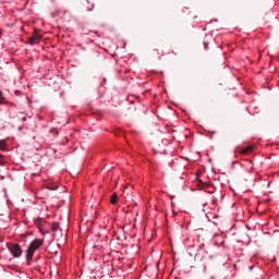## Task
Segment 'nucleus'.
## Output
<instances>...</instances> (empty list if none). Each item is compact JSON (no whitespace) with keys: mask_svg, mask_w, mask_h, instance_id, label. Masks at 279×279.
Segmentation results:
<instances>
[{"mask_svg":"<svg viewBox=\"0 0 279 279\" xmlns=\"http://www.w3.org/2000/svg\"><path fill=\"white\" fill-rule=\"evenodd\" d=\"M44 244L45 239H35L33 242H31L26 250V265H32L34 260V254L37 252V250H40Z\"/></svg>","mask_w":279,"mask_h":279,"instance_id":"1","label":"nucleus"},{"mask_svg":"<svg viewBox=\"0 0 279 279\" xmlns=\"http://www.w3.org/2000/svg\"><path fill=\"white\" fill-rule=\"evenodd\" d=\"M187 254L194 256L195 260H202L206 258V248H204V244L198 246L192 245L187 248Z\"/></svg>","mask_w":279,"mask_h":279,"instance_id":"2","label":"nucleus"},{"mask_svg":"<svg viewBox=\"0 0 279 279\" xmlns=\"http://www.w3.org/2000/svg\"><path fill=\"white\" fill-rule=\"evenodd\" d=\"M7 247L11 252L13 258H21L23 256V248L16 243H8Z\"/></svg>","mask_w":279,"mask_h":279,"instance_id":"3","label":"nucleus"},{"mask_svg":"<svg viewBox=\"0 0 279 279\" xmlns=\"http://www.w3.org/2000/svg\"><path fill=\"white\" fill-rule=\"evenodd\" d=\"M43 38V35L38 34V33H34L29 38H28V43L29 45H38V43H40V39Z\"/></svg>","mask_w":279,"mask_h":279,"instance_id":"4","label":"nucleus"},{"mask_svg":"<svg viewBox=\"0 0 279 279\" xmlns=\"http://www.w3.org/2000/svg\"><path fill=\"white\" fill-rule=\"evenodd\" d=\"M254 151V146H247L244 148H236V153L241 154L242 156H247V154H252Z\"/></svg>","mask_w":279,"mask_h":279,"instance_id":"5","label":"nucleus"},{"mask_svg":"<svg viewBox=\"0 0 279 279\" xmlns=\"http://www.w3.org/2000/svg\"><path fill=\"white\" fill-rule=\"evenodd\" d=\"M195 184L196 186H206V182L202 181V179H199V175H196Z\"/></svg>","mask_w":279,"mask_h":279,"instance_id":"6","label":"nucleus"},{"mask_svg":"<svg viewBox=\"0 0 279 279\" xmlns=\"http://www.w3.org/2000/svg\"><path fill=\"white\" fill-rule=\"evenodd\" d=\"M59 229H60V223L59 222H52L51 223V231L52 232H58Z\"/></svg>","mask_w":279,"mask_h":279,"instance_id":"7","label":"nucleus"},{"mask_svg":"<svg viewBox=\"0 0 279 279\" xmlns=\"http://www.w3.org/2000/svg\"><path fill=\"white\" fill-rule=\"evenodd\" d=\"M5 147H8L5 140H0V150L5 151Z\"/></svg>","mask_w":279,"mask_h":279,"instance_id":"8","label":"nucleus"},{"mask_svg":"<svg viewBox=\"0 0 279 279\" xmlns=\"http://www.w3.org/2000/svg\"><path fill=\"white\" fill-rule=\"evenodd\" d=\"M117 199H118V196H117V193H114L112 196H111V204H117Z\"/></svg>","mask_w":279,"mask_h":279,"instance_id":"9","label":"nucleus"},{"mask_svg":"<svg viewBox=\"0 0 279 279\" xmlns=\"http://www.w3.org/2000/svg\"><path fill=\"white\" fill-rule=\"evenodd\" d=\"M5 100V97H3V93L0 92V104H3Z\"/></svg>","mask_w":279,"mask_h":279,"instance_id":"10","label":"nucleus"},{"mask_svg":"<svg viewBox=\"0 0 279 279\" xmlns=\"http://www.w3.org/2000/svg\"><path fill=\"white\" fill-rule=\"evenodd\" d=\"M5 162V159H3V155H0V165H3Z\"/></svg>","mask_w":279,"mask_h":279,"instance_id":"11","label":"nucleus"},{"mask_svg":"<svg viewBox=\"0 0 279 279\" xmlns=\"http://www.w3.org/2000/svg\"><path fill=\"white\" fill-rule=\"evenodd\" d=\"M39 232H40L43 235H45V234H48V233H49L48 231H45V230H43V229H39Z\"/></svg>","mask_w":279,"mask_h":279,"instance_id":"12","label":"nucleus"},{"mask_svg":"<svg viewBox=\"0 0 279 279\" xmlns=\"http://www.w3.org/2000/svg\"><path fill=\"white\" fill-rule=\"evenodd\" d=\"M22 121H27V117H23V118H22Z\"/></svg>","mask_w":279,"mask_h":279,"instance_id":"13","label":"nucleus"},{"mask_svg":"<svg viewBox=\"0 0 279 279\" xmlns=\"http://www.w3.org/2000/svg\"><path fill=\"white\" fill-rule=\"evenodd\" d=\"M204 208H206V206H208V203H203Z\"/></svg>","mask_w":279,"mask_h":279,"instance_id":"14","label":"nucleus"},{"mask_svg":"<svg viewBox=\"0 0 279 279\" xmlns=\"http://www.w3.org/2000/svg\"><path fill=\"white\" fill-rule=\"evenodd\" d=\"M51 190H56V189H58V186H54V187H50Z\"/></svg>","mask_w":279,"mask_h":279,"instance_id":"15","label":"nucleus"},{"mask_svg":"<svg viewBox=\"0 0 279 279\" xmlns=\"http://www.w3.org/2000/svg\"><path fill=\"white\" fill-rule=\"evenodd\" d=\"M4 178L3 177H1V180H3Z\"/></svg>","mask_w":279,"mask_h":279,"instance_id":"16","label":"nucleus"},{"mask_svg":"<svg viewBox=\"0 0 279 279\" xmlns=\"http://www.w3.org/2000/svg\"><path fill=\"white\" fill-rule=\"evenodd\" d=\"M0 37H1V31H0Z\"/></svg>","mask_w":279,"mask_h":279,"instance_id":"17","label":"nucleus"}]
</instances>
